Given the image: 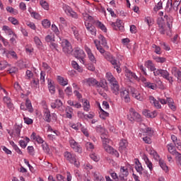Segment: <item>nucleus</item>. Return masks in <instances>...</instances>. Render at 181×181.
<instances>
[{
	"label": "nucleus",
	"instance_id": "18",
	"mask_svg": "<svg viewBox=\"0 0 181 181\" xmlns=\"http://www.w3.org/2000/svg\"><path fill=\"white\" fill-rule=\"evenodd\" d=\"M132 95L134 97V98H136V100H138L139 101H144V96L142 94L139 93L138 90H136L135 88H132Z\"/></svg>",
	"mask_w": 181,
	"mask_h": 181
},
{
	"label": "nucleus",
	"instance_id": "11",
	"mask_svg": "<svg viewBox=\"0 0 181 181\" xmlns=\"http://www.w3.org/2000/svg\"><path fill=\"white\" fill-rule=\"evenodd\" d=\"M82 83L89 87H96L98 81L94 78H88L82 81Z\"/></svg>",
	"mask_w": 181,
	"mask_h": 181
},
{
	"label": "nucleus",
	"instance_id": "47",
	"mask_svg": "<svg viewBox=\"0 0 181 181\" xmlns=\"http://www.w3.org/2000/svg\"><path fill=\"white\" fill-rule=\"evenodd\" d=\"M25 107L29 112H32L33 111V107H32V102H30V100L26 99Z\"/></svg>",
	"mask_w": 181,
	"mask_h": 181
},
{
	"label": "nucleus",
	"instance_id": "51",
	"mask_svg": "<svg viewBox=\"0 0 181 181\" xmlns=\"http://www.w3.org/2000/svg\"><path fill=\"white\" fill-rule=\"evenodd\" d=\"M21 126H17L14 130V132H13V135L16 137V138H20L21 137Z\"/></svg>",
	"mask_w": 181,
	"mask_h": 181
},
{
	"label": "nucleus",
	"instance_id": "63",
	"mask_svg": "<svg viewBox=\"0 0 181 181\" xmlns=\"http://www.w3.org/2000/svg\"><path fill=\"white\" fill-rule=\"evenodd\" d=\"M48 88L51 94H54V93L56 92V88L52 84V82H49Z\"/></svg>",
	"mask_w": 181,
	"mask_h": 181
},
{
	"label": "nucleus",
	"instance_id": "15",
	"mask_svg": "<svg viewBox=\"0 0 181 181\" xmlns=\"http://www.w3.org/2000/svg\"><path fill=\"white\" fill-rule=\"evenodd\" d=\"M110 90L115 95H118L119 94V83L117 81L115 83L110 85Z\"/></svg>",
	"mask_w": 181,
	"mask_h": 181
},
{
	"label": "nucleus",
	"instance_id": "49",
	"mask_svg": "<svg viewBox=\"0 0 181 181\" xmlns=\"http://www.w3.org/2000/svg\"><path fill=\"white\" fill-rule=\"evenodd\" d=\"M45 40L47 42V43H52V42H54V34L47 35L45 37Z\"/></svg>",
	"mask_w": 181,
	"mask_h": 181
},
{
	"label": "nucleus",
	"instance_id": "31",
	"mask_svg": "<svg viewBox=\"0 0 181 181\" xmlns=\"http://www.w3.org/2000/svg\"><path fill=\"white\" fill-rule=\"evenodd\" d=\"M44 117L47 122H51L52 115H50V110L48 108L44 110Z\"/></svg>",
	"mask_w": 181,
	"mask_h": 181
},
{
	"label": "nucleus",
	"instance_id": "37",
	"mask_svg": "<svg viewBox=\"0 0 181 181\" xmlns=\"http://www.w3.org/2000/svg\"><path fill=\"white\" fill-rule=\"evenodd\" d=\"M125 76L127 78H129L130 80H132V78H134V80H136V78H138V76H136V74H135V73L128 69L126 70Z\"/></svg>",
	"mask_w": 181,
	"mask_h": 181
},
{
	"label": "nucleus",
	"instance_id": "48",
	"mask_svg": "<svg viewBox=\"0 0 181 181\" xmlns=\"http://www.w3.org/2000/svg\"><path fill=\"white\" fill-rule=\"evenodd\" d=\"M83 19L85 22H88L89 23L92 24L94 23V19L93 18V17L88 13L83 15Z\"/></svg>",
	"mask_w": 181,
	"mask_h": 181
},
{
	"label": "nucleus",
	"instance_id": "9",
	"mask_svg": "<svg viewBox=\"0 0 181 181\" xmlns=\"http://www.w3.org/2000/svg\"><path fill=\"white\" fill-rule=\"evenodd\" d=\"M69 144L71 148L75 151V152H81V146L73 138L69 139Z\"/></svg>",
	"mask_w": 181,
	"mask_h": 181
},
{
	"label": "nucleus",
	"instance_id": "8",
	"mask_svg": "<svg viewBox=\"0 0 181 181\" xmlns=\"http://www.w3.org/2000/svg\"><path fill=\"white\" fill-rule=\"evenodd\" d=\"M128 175H129V172L128 171V168L127 167H121L120 173L119 174V180H128Z\"/></svg>",
	"mask_w": 181,
	"mask_h": 181
},
{
	"label": "nucleus",
	"instance_id": "30",
	"mask_svg": "<svg viewBox=\"0 0 181 181\" xmlns=\"http://www.w3.org/2000/svg\"><path fill=\"white\" fill-rule=\"evenodd\" d=\"M171 139L174 145L177 148V149H181V142L180 140L177 139V137L173 134L171 135Z\"/></svg>",
	"mask_w": 181,
	"mask_h": 181
},
{
	"label": "nucleus",
	"instance_id": "29",
	"mask_svg": "<svg viewBox=\"0 0 181 181\" xmlns=\"http://www.w3.org/2000/svg\"><path fill=\"white\" fill-rule=\"evenodd\" d=\"M164 19L167 22V26L169 30H170L172 29V23H173V18L170 16L165 15Z\"/></svg>",
	"mask_w": 181,
	"mask_h": 181
},
{
	"label": "nucleus",
	"instance_id": "39",
	"mask_svg": "<svg viewBox=\"0 0 181 181\" xmlns=\"http://www.w3.org/2000/svg\"><path fill=\"white\" fill-rule=\"evenodd\" d=\"M57 81L59 83L61 86H67L69 84V80L67 78H64L62 76H57Z\"/></svg>",
	"mask_w": 181,
	"mask_h": 181
},
{
	"label": "nucleus",
	"instance_id": "40",
	"mask_svg": "<svg viewBox=\"0 0 181 181\" xmlns=\"http://www.w3.org/2000/svg\"><path fill=\"white\" fill-rule=\"evenodd\" d=\"M3 53L6 56V57L12 56L13 59H18V54H16V52H15V51H8L6 49H4Z\"/></svg>",
	"mask_w": 181,
	"mask_h": 181
},
{
	"label": "nucleus",
	"instance_id": "19",
	"mask_svg": "<svg viewBox=\"0 0 181 181\" xmlns=\"http://www.w3.org/2000/svg\"><path fill=\"white\" fill-rule=\"evenodd\" d=\"M143 115L147 118H155L158 116V112L156 110L151 112L150 110H144L143 111Z\"/></svg>",
	"mask_w": 181,
	"mask_h": 181
},
{
	"label": "nucleus",
	"instance_id": "26",
	"mask_svg": "<svg viewBox=\"0 0 181 181\" xmlns=\"http://www.w3.org/2000/svg\"><path fill=\"white\" fill-rule=\"evenodd\" d=\"M142 158L147 168H148L149 170L152 172L153 170V165L152 164V162L149 160V158H148V156H146V155H144Z\"/></svg>",
	"mask_w": 181,
	"mask_h": 181
},
{
	"label": "nucleus",
	"instance_id": "41",
	"mask_svg": "<svg viewBox=\"0 0 181 181\" xmlns=\"http://www.w3.org/2000/svg\"><path fill=\"white\" fill-rule=\"evenodd\" d=\"M168 151L171 155H173V156L175 155V153H177V151H176V148L173 146V144H169L167 145Z\"/></svg>",
	"mask_w": 181,
	"mask_h": 181
},
{
	"label": "nucleus",
	"instance_id": "6",
	"mask_svg": "<svg viewBox=\"0 0 181 181\" xmlns=\"http://www.w3.org/2000/svg\"><path fill=\"white\" fill-rule=\"evenodd\" d=\"M63 10L64 11L65 13L67 15V16H71V18H74V19L78 18V15L76 11H73V8L71 7L64 5L63 6Z\"/></svg>",
	"mask_w": 181,
	"mask_h": 181
},
{
	"label": "nucleus",
	"instance_id": "33",
	"mask_svg": "<svg viewBox=\"0 0 181 181\" xmlns=\"http://www.w3.org/2000/svg\"><path fill=\"white\" fill-rule=\"evenodd\" d=\"M71 29L74 33L75 39H76L77 40H81V36L78 33V29H77V28H76L75 26H71Z\"/></svg>",
	"mask_w": 181,
	"mask_h": 181
},
{
	"label": "nucleus",
	"instance_id": "57",
	"mask_svg": "<svg viewBox=\"0 0 181 181\" xmlns=\"http://www.w3.org/2000/svg\"><path fill=\"white\" fill-rule=\"evenodd\" d=\"M81 123L78 122L76 124H71V128H72L73 129H74L75 131H78V129H80L81 128Z\"/></svg>",
	"mask_w": 181,
	"mask_h": 181
},
{
	"label": "nucleus",
	"instance_id": "55",
	"mask_svg": "<svg viewBox=\"0 0 181 181\" xmlns=\"http://www.w3.org/2000/svg\"><path fill=\"white\" fill-rule=\"evenodd\" d=\"M115 29L117 30L119 29V30H122L124 29V26H122V21L121 20H117L116 21V27Z\"/></svg>",
	"mask_w": 181,
	"mask_h": 181
},
{
	"label": "nucleus",
	"instance_id": "2",
	"mask_svg": "<svg viewBox=\"0 0 181 181\" xmlns=\"http://www.w3.org/2000/svg\"><path fill=\"white\" fill-rule=\"evenodd\" d=\"M60 44L62 45L63 52L66 53L67 54H71L73 52V47H71V44L70 43V42H69V40L66 39L62 40L60 38Z\"/></svg>",
	"mask_w": 181,
	"mask_h": 181
},
{
	"label": "nucleus",
	"instance_id": "56",
	"mask_svg": "<svg viewBox=\"0 0 181 181\" xmlns=\"http://www.w3.org/2000/svg\"><path fill=\"white\" fill-rule=\"evenodd\" d=\"M159 165L160 168L163 169V170H164V172H168V165H166V163H165L164 160H160Z\"/></svg>",
	"mask_w": 181,
	"mask_h": 181
},
{
	"label": "nucleus",
	"instance_id": "46",
	"mask_svg": "<svg viewBox=\"0 0 181 181\" xmlns=\"http://www.w3.org/2000/svg\"><path fill=\"white\" fill-rule=\"evenodd\" d=\"M71 66L75 70H77L79 73L83 72V69L78 66V64L76 61L71 62Z\"/></svg>",
	"mask_w": 181,
	"mask_h": 181
},
{
	"label": "nucleus",
	"instance_id": "61",
	"mask_svg": "<svg viewBox=\"0 0 181 181\" xmlns=\"http://www.w3.org/2000/svg\"><path fill=\"white\" fill-rule=\"evenodd\" d=\"M25 25L30 28V29H32L33 30H36V25L34 24V23H32L30 21H26Z\"/></svg>",
	"mask_w": 181,
	"mask_h": 181
},
{
	"label": "nucleus",
	"instance_id": "25",
	"mask_svg": "<svg viewBox=\"0 0 181 181\" xmlns=\"http://www.w3.org/2000/svg\"><path fill=\"white\" fill-rule=\"evenodd\" d=\"M135 170H136V172L138 173H139L140 175H142L144 170H145L144 169V167H142V164L139 162V159H136L135 160Z\"/></svg>",
	"mask_w": 181,
	"mask_h": 181
},
{
	"label": "nucleus",
	"instance_id": "7",
	"mask_svg": "<svg viewBox=\"0 0 181 181\" xmlns=\"http://www.w3.org/2000/svg\"><path fill=\"white\" fill-rule=\"evenodd\" d=\"M109 62H110L111 64H112L114 69H116V71L118 74L121 73L122 71V69H121V63L117 61L115 58L112 57H108Z\"/></svg>",
	"mask_w": 181,
	"mask_h": 181
},
{
	"label": "nucleus",
	"instance_id": "43",
	"mask_svg": "<svg viewBox=\"0 0 181 181\" xmlns=\"http://www.w3.org/2000/svg\"><path fill=\"white\" fill-rule=\"evenodd\" d=\"M170 6V8H173L174 11H177L179 9V5H180V2L179 1H175L173 4L172 2H168L167 6Z\"/></svg>",
	"mask_w": 181,
	"mask_h": 181
},
{
	"label": "nucleus",
	"instance_id": "10",
	"mask_svg": "<svg viewBox=\"0 0 181 181\" xmlns=\"http://www.w3.org/2000/svg\"><path fill=\"white\" fill-rule=\"evenodd\" d=\"M85 26L87 29L88 32L92 35V36H96L97 35V29L91 23L85 22Z\"/></svg>",
	"mask_w": 181,
	"mask_h": 181
},
{
	"label": "nucleus",
	"instance_id": "53",
	"mask_svg": "<svg viewBox=\"0 0 181 181\" xmlns=\"http://www.w3.org/2000/svg\"><path fill=\"white\" fill-rule=\"evenodd\" d=\"M96 25L98 26V28H99V29H101V30L105 32V33H107V27H105V25L103 24L101 22L97 21Z\"/></svg>",
	"mask_w": 181,
	"mask_h": 181
},
{
	"label": "nucleus",
	"instance_id": "52",
	"mask_svg": "<svg viewBox=\"0 0 181 181\" xmlns=\"http://www.w3.org/2000/svg\"><path fill=\"white\" fill-rule=\"evenodd\" d=\"M40 4L45 11H49V4L45 0H40Z\"/></svg>",
	"mask_w": 181,
	"mask_h": 181
},
{
	"label": "nucleus",
	"instance_id": "4",
	"mask_svg": "<svg viewBox=\"0 0 181 181\" xmlns=\"http://www.w3.org/2000/svg\"><path fill=\"white\" fill-rule=\"evenodd\" d=\"M127 119L129 121H131V122H133V121H139L141 120V115L136 112L135 109L132 107L129 109V112L127 115Z\"/></svg>",
	"mask_w": 181,
	"mask_h": 181
},
{
	"label": "nucleus",
	"instance_id": "14",
	"mask_svg": "<svg viewBox=\"0 0 181 181\" xmlns=\"http://www.w3.org/2000/svg\"><path fill=\"white\" fill-rule=\"evenodd\" d=\"M3 101H4V104H6V105L8 108V110H11V111H13V110H14L15 107L13 106V103H12V99H11V97L4 96L3 98Z\"/></svg>",
	"mask_w": 181,
	"mask_h": 181
},
{
	"label": "nucleus",
	"instance_id": "24",
	"mask_svg": "<svg viewBox=\"0 0 181 181\" xmlns=\"http://www.w3.org/2000/svg\"><path fill=\"white\" fill-rule=\"evenodd\" d=\"M141 134H142L144 136L146 135L148 136H152V135H153V132H155L151 127H146L144 129H141Z\"/></svg>",
	"mask_w": 181,
	"mask_h": 181
},
{
	"label": "nucleus",
	"instance_id": "21",
	"mask_svg": "<svg viewBox=\"0 0 181 181\" xmlns=\"http://www.w3.org/2000/svg\"><path fill=\"white\" fill-rule=\"evenodd\" d=\"M105 151L107 152V153H110L111 155H115L116 158L119 157V153L117 150H115L111 146H107L105 147H103Z\"/></svg>",
	"mask_w": 181,
	"mask_h": 181
},
{
	"label": "nucleus",
	"instance_id": "64",
	"mask_svg": "<svg viewBox=\"0 0 181 181\" xmlns=\"http://www.w3.org/2000/svg\"><path fill=\"white\" fill-rule=\"evenodd\" d=\"M175 158H176V160H177V163L178 165H180V166H181V153H180L179 152L176 153L175 154Z\"/></svg>",
	"mask_w": 181,
	"mask_h": 181
},
{
	"label": "nucleus",
	"instance_id": "32",
	"mask_svg": "<svg viewBox=\"0 0 181 181\" xmlns=\"http://www.w3.org/2000/svg\"><path fill=\"white\" fill-rule=\"evenodd\" d=\"M99 38V45L100 43V45H102V46H103V47H105V49H108V45L107 43V40L105 38L104 36H103V35H100L98 36Z\"/></svg>",
	"mask_w": 181,
	"mask_h": 181
},
{
	"label": "nucleus",
	"instance_id": "60",
	"mask_svg": "<svg viewBox=\"0 0 181 181\" xmlns=\"http://www.w3.org/2000/svg\"><path fill=\"white\" fill-rule=\"evenodd\" d=\"M163 8V3L162 1H159L157 5H156L153 8V11L155 12H158V11H160V9H162Z\"/></svg>",
	"mask_w": 181,
	"mask_h": 181
},
{
	"label": "nucleus",
	"instance_id": "35",
	"mask_svg": "<svg viewBox=\"0 0 181 181\" xmlns=\"http://www.w3.org/2000/svg\"><path fill=\"white\" fill-rule=\"evenodd\" d=\"M146 66L147 67V69H149L151 71H153V74H155V71L158 70V69L155 68V65L153 64V63H152V61L151 60H148L146 62Z\"/></svg>",
	"mask_w": 181,
	"mask_h": 181
},
{
	"label": "nucleus",
	"instance_id": "59",
	"mask_svg": "<svg viewBox=\"0 0 181 181\" xmlns=\"http://www.w3.org/2000/svg\"><path fill=\"white\" fill-rule=\"evenodd\" d=\"M55 105L58 110H63V103L60 100H55Z\"/></svg>",
	"mask_w": 181,
	"mask_h": 181
},
{
	"label": "nucleus",
	"instance_id": "58",
	"mask_svg": "<svg viewBox=\"0 0 181 181\" xmlns=\"http://www.w3.org/2000/svg\"><path fill=\"white\" fill-rule=\"evenodd\" d=\"M23 119L25 124H27V125H32V124H33V119L25 117V115H23Z\"/></svg>",
	"mask_w": 181,
	"mask_h": 181
},
{
	"label": "nucleus",
	"instance_id": "54",
	"mask_svg": "<svg viewBox=\"0 0 181 181\" xmlns=\"http://www.w3.org/2000/svg\"><path fill=\"white\" fill-rule=\"evenodd\" d=\"M42 25L43 26V28H45V29H49V28H50V21H49L48 19H44L42 21Z\"/></svg>",
	"mask_w": 181,
	"mask_h": 181
},
{
	"label": "nucleus",
	"instance_id": "28",
	"mask_svg": "<svg viewBox=\"0 0 181 181\" xmlns=\"http://www.w3.org/2000/svg\"><path fill=\"white\" fill-rule=\"evenodd\" d=\"M119 151L124 152L128 146V141L126 139H122L119 144Z\"/></svg>",
	"mask_w": 181,
	"mask_h": 181
},
{
	"label": "nucleus",
	"instance_id": "45",
	"mask_svg": "<svg viewBox=\"0 0 181 181\" xmlns=\"http://www.w3.org/2000/svg\"><path fill=\"white\" fill-rule=\"evenodd\" d=\"M100 110L99 112L100 114V118H101L102 119H105V118H107V117L110 116V113L105 112L104 110H103L101 107H100Z\"/></svg>",
	"mask_w": 181,
	"mask_h": 181
},
{
	"label": "nucleus",
	"instance_id": "13",
	"mask_svg": "<svg viewBox=\"0 0 181 181\" xmlns=\"http://www.w3.org/2000/svg\"><path fill=\"white\" fill-rule=\"evenodd\" d=\"M84 49L88 56V59H89L92 63H95L97 61L95 60V57L94 56V54H93L91 49H90L87 45H85Z\"/></svg>",
	"mask_w": 181,
	"mask_h": 181
},
{
	"label": "nucleus",
	"instance_id": "23",
	"mask_svg": "<svg viewBox=\"0 0 181 181\" xmlns=\"http://www.w3.org/2000/svg\"><path fill=\"white\" fill-rule=\"evenodd\" d=\"M171 74L177 78L178 81H181V71L176 67H173Z\"/></svg>",
	"mask_w": 181,
	"mask_h": 181
},
{
	"label": "nucleus",
	"instance_id": "22",
	"mask_svg": "<svg viewBox=\"0 0 181 181\" xmlns=\"http://www.w3.org/2000/svg\"><path fill=\"white\" fill-rule=\"evenodd\" d=\"M148 100L151 104H152V105H154V107L157 108V110H160V108H162V105H160L159 100H156V99L153 96L150 95L148 97Z\"/></svg>",
	"mask_w": 181,
	"mask_h": 181
},
{
	"label": "nucleus",
	"instance_id": "5",
	"mask_svg": "<svg viewBox=\"0 0 181 181\" xmlns=\"http://www.w3.org/2000/svg\"><path fill=\"white\" fill-rule=\"evenodd\" d=\"M64 156L65 159L70 162V163H74L76 166V168H78V166H80V163H77V160L76 159V155L69 151H66L64 153Z\"/></svg>",
	"mask_w": 181,
	"mask_h": 181
},
{
	"label": "nucleus",
	"instance_id": "16",
	"mask_svg": "<svg viewBox=\"0 0 181 181\" xmlns=\"http://www.w3.org/2000/svg\"><path fill=\"white\" fill-rule=\"evenodd\" d=\"M158 31L160 33V35H165V33H166L167 35H169L168 33V30H169L166 28V25L165 24V23L158 22Z\"/></svg>",
	"mask_w": 181,
	"mask_h": 181
},
{
	"label": "nucleus",
	"instance_id": "27",
	"mask_svg": "<svg viewBox=\"0 0 181 181\" xmlns=\"http://www.w3.org/2000/svg\"><path fill=\"white\" fill-rule=\"evenodd\" d=\"M30 139H33V141H36V142H37V144H43L45 142L43 139L42 137H40V136L37 135L36 133H35V132L32 133V134L30 136Z\"/></svg>",
	"mask_w": 181,
	"mask_h": 181
},
{
	"label": "nucleus",
	"instance_id": "42",
	"mask_svg": "<svg viewBox=\"0 0 181 181\" xmlns=\"http://www.w3.org/2000/svg\"><path fill=\"white\" fill-rule=\"evenodd\" d=\"M82 103L84 111L88 112L90 111V102L86 99H83L82 100Z\"/></svg>",
	"mask_w": 181,
	"mask_h": 181
},
{
	"label": "nucleus",
	"instance_id": "62",
	"mask_svg": "<svg viewBox=\"0 0 181 181\" xmlns=\"http://www.w3.org/2000/svg\"><path fill=\"white\" fill-rule=\"evenodd\" d=\"M9 66V64L6 61H1L0 62V70H4V69H6Z\"/></svg>",
	"mask_w": 181,
	"mask_h": 181
},
{
	"label": "nucleus",
	"instance_id": "44",
	"mask_svg": "<svg viewBox=\"0 0 181 181\" xmlns=\"http://www.w3.org/2000/svg\"><path fill=\"white\" fill-rule=\"evenodd\" d=\"M66 118H69V119H71L72 117H73V108L70 107H66Z\"/></svg>",
	"mask_w": 181,
	"mask_h": 181
},
{
	"label": "nucleus",
	"instance_id": "12",
	"mask_svg": "<svg viewBox=\"0 0 181 181\" xmlns=\"http://www.w3.org/2000/svg\"><path fill=\"white\" fill-rule=\"evenodd\" d=\"M119 93H120V97L124 100V103H129V101H131L129 92L127 89H122Z\"/></svg>",
	"mask_w": 181,
	"mask_h": 181
},
{
	"label": "nucleus",
	"instance_id": "50",
	"mask_svg": "<svg viewBox=\"0 0 181 181\" xmlns=\"http://www.w3.org/2000/svg\"><path fill=\"white\" fill-rule=\"evenodd\" d=\"M144 87L150 88L151 90H156V88H158V86H156V84L151 82L145 83Z\"/></svg>",
	"mask_w": 181,
	"mask_h": 181
},
{
	"label": "nucleus",
	"instance_id": "3",
	"mask_svg": "<svg viewBox=\"0 0 181 181\" xmlns=\"http://www.w3.org/2000/svg\"><path fill=\"white\" fill-rule=\"evenodd\" d=\"M74 56L76 59H78L82 64H84V59H86V52H84V50L76 47L74 50Z\"/></svg>",
	"mask_w": 181,
	"mask_h": 181
},
{
	"label": "nucleus",
	"instance_id": "20",
	"mask_svg": "<svg viewBox=\"0 0 181 181\" xmlns=\"http://www.w3.org/2000/svg\"><path fill=\"white\" fill-rule=\"evenodd\" d=\"M105 77L109 82L110 86H111V84H114L118 82V81H117V78H115V77L114 76V75H112L111 72L106 73Z\"/></svg>",
	"mask_w": 181,
	"mask_h": 181
},
{
	"label": "nucleus",
	"instance_id": "36",
	"mask_svg": "<svg viewBox=\"0 0 181 181\" xmlns=\"http://www.w3.org/2000/svg\"><path fill=\"white\" fill-rule=\"evenodd\" d=\"M94 44L95 45L97 50H98V52H100V53H101V54H104V53H105V49H104V48H103V47H101L98 40H94Z\"/></svg>",
	"mask_w": 181,
	"mask_h": 181
},
{
	"label": "nucleus",
	"instance_id": "38",
	"mask_svg": "<svg viewBox=\"0 0 181 181\" xmlns=\"http://www.w3.org/2000/svg\"><path fill=\"white\" fill-rule=\"evenodd\" d=\"M168 105L172 111H176V105H175V102L171 98H168Z\"/></svg>",
	"mask_w": 181,
	"mask_h": 181
},
{
	"label": "nucleus",
	"instance_id": "17",
	"mask_svg": "<svg viewBox=\"0 0 181 181\" xmlns=\"http://www.w3.org/2000/svg\"><path fill=\"white\" fill-rule=\"evenodd\" d=\"M100 138L102 139L103 148H105V146H108V144H110L111 141L108 139V135L107 134L106 132H105V133L101 134Z\"/></svg>",
	"mask_w": 181,
	"mask_h": 181
},
{
	"label": "nucleus",
	"instance_id": "34",
	"mask_svg": "<svg viewBox=\"0 0 181 181\" xmlns=\"http://www.w3.org/2000/svg\"><path fill=\"white\" fill-rule=\"evenodd\" d=\"M30 86L32 88H34V90L39 88V78L33 77V80L30 82Z\"/></svg>",
	"mask_w": 181,
	"mask_h": 181
},
{
	"label": "nucleus",
	"instance_id": "1",
	"mask_svg": "<svg viewBox=\"0 0 181 181\" xmlns=\"http://www.w3.org/2000/svg\"><path fill=\"white\" fill-rule=\"evenodd\" d=\"M154 76H160V77H163V78L168 80L170 84L173 83V77L170 76V74H169L167 70L158 69L154 71Z\"/></svg>",
	"mask_w": 181,
	"mask_h": 181
}]
</instances>
